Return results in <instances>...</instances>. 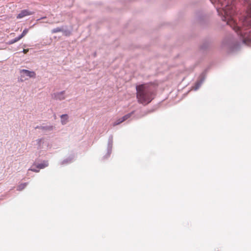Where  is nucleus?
Returning <instances> with one entry per match:
<instances>
[{
	"label": "nucleus",
	"mask_w": 251,
	"mask_h": 251,
	"mask_svg": "<svg viewBox=\"0 0 251 251\" xmlns=\"http://www.w3.org/2000/svg\"><path fill=\"white\" fill-rule=\"evenodd\" d=\"M209 0L214 5L222 20L237 33L240 39L239 42L232 38L225 39L223 42V47L233 52L237 51L242 45H249L251 43V13L244 18L243 27L241 28L235 19L236 11L233 0Z\"/></svg>",
	"instance_id": "obj_1"
},
{
	"label": "nucleus",
	"mask_w": 251,
	"mask_h": 251,
	"mask_svg": "<svg viewBox=\"0 0 251 251\" xmlns=\"http://www.w3.org/2000/svg\"><path fill=\"white\" fill-rule=\"evenodd\" d=\"M136 89L137 99L140 103L148 104L154 99V90L153 86L144 84L136 86Z\"/></svg>",
	"instance_id": "obj_2"
},
{
	"label": "nucleus",
	"mask_w": 251,
	"mask_h": 251,
	"mask_svg": "<svg viewBox=\"0 0 251 251\" xmlns=\"http://www.w3.org/2000/svg\"><path fill=\"white\" fill-rule=\"evenodd\" d=\"M20 80L22 82L29 78H35L36 77V74L33 71H30L27 70L23 69L20 70Z\"/></svg>",
	"instance_id": "obj_3"
},
{
	"label": "nucleus",
	"mask_w": 251,
	"mask_h": 251,
	"mask_svg": "<svg viewBox=\"0 0 251 251\" xmlns=\"http://www.w3.org/2000/svg\"><path fill=\"white\" fill-rule=\"evenodd\" d=\"M113 146V135H111L108 138V144H107V153L104 156L103 158L106 159L108 157H109L110 155L112 152Z\"/></svg>",
	"instance_id": "obj_4"
},
{
	"label": "nucleus",
	"mask_w": 251,
	"mask_h": 251,
	"mask_svg": "<svg viewBox=\"0 0 251 251\" xmlns=\"http://www.w3.org/2000/svg\"><path fill=\"white\" fill-rule=\"evenodd\" d=\"M205 78V73L203 72L200 75L198 80L196 82L195 85L194 87V90H197L200 88L201 85L202 84V83L204 81Z\"/></svg>",
	"instance_id": "obj_5"
},
{
	"label": "nucleus",
	"mask_w": 251,
	"mask_h": 251,
	"mask_svg": "<svg viewBox=\"0 0 251 251\" xmlns=\"http://www.w3.org/2000/svg\"><path fill=\"white\" fill-rule=\"evenodd\" d=\"M65 91H62L60 92L54 93L52 95V98L58 100H62L66 98L65 96Z\"/></svg>",
	"instance_id": "obj_6"
},
{
	"label": "nucleus",
	"mask_w": 251,
	"mask_h": 251,
	"mask_svg": "<svg viewBox=\"0 0 251 251\" xmlns=\"http://www.w3.org/2000/svg\"><path fill=\"white\" fill-rule=\"evenodd\" d=\"M34 13V12L30 11L27 9H24L22 10L20 13L17 16V18L21 19L25 16L31 15Z\"/></svg>",
	"instance_id": "obj_7"
},
{
	"label": "nucleus",
	"mask_w": 251,
	"mask_h": 251,
	"mask_svg": "<svg viewBox=\"0 0 251 251\" xmlns=\"http://www.w3.org/2000/svg\"><path fill=\"white\" fill-rule=\"evenodd\" d=\"M40 127V130L44 134H47L50 131H52L55 127L53 126H42Z\"/></svg>",
	"instance_id": "obj_8"
},
{
	"label": "nucleus",
	"mask_w": 251,
	"mask_h": 251,
	"mask_svg": "<svg viewBox=\"0 0 251 251\" xmlns=\"http://www.w3.org/2000/svg\"><path fill=\"white\" fill-rule=\"evenodd\" d=\"M74 159H75V155L70 156L68 157V158H67L66 159L63 160L60 163V165H66V164L71 163V162H72L73 161Z\"/></svg>",
	"instance_id": "obj_9"
},
{
	"label": "nucleus",
	"mask_w": 251,
	"mask_h": 251,
	"mask_svg": "<svg viewBox=\"0 0 251 251\" xmlns=\"http://www.w3.org/2000/svg\"><path fill=\"white\" fill-rule=\"evenodd\" d=\"M48 165H49V163H48V161H44L43 162L38 164L36 165V168L37 169H44L45 167L48 166Z\"/></svg>",
	"instance_id": "obj_10"
},
{
	"label": "nucleus",
	"mask_w": 251,
	"mask_h": 251,
	"mask_svg": "<svg viewBox=\"0 0 251 251\" xmlns=\"http://www.w3.org/2000/svg\"><path fill=\"white\" fill-rule=\"evenodd\" d=\"M61 122L62 125H66L68 121V116L67 114H63L61 116Z\"/></svg>",
	"instance_id": "obj_11"
},
{
	"label": "nucleus",
	"mask_w": 251,
	"mask_h": 251,
	"mask_svg": "<svg viewBox=\"0 0 251 251\" xmlns=\"http://www.w3.org/2000/svg\"><path fill=\"white\" fill-rule=\"evenodd\" d=\"M43 140L44 139L43 138L38 139L36 140V142L37 143L38 149H42L43 148V144L44 143Z\"/></svg>",
	"instance_id": "obj_12"
},
{
	"label": "nucleus",
	"mask_w": 251,
	"mask_h": 251,
	"mask_svg": "<svg viewBox=\"0 0 251 251\" xmlns=\"http://www.w3.org/2000/svg\"><path fill=\"white\" fill-rule=\"evenodd\" d=\"M63 26H61L60 27H57L56 28L52 29L51 30V33H56L57 32H62V31H63Z\"/></svg>",
	"instance_id": "obj_13"
},
{
	"label": "nucleus",
	"mask_w": 251,
	"mask_h": 251,
	"mask_svg": "<svg viewBox=\"0 0 251 251\" xmlns=\"http://www.w3.org/2000/svg\"><path fill=\"white\" fill-rule=\"evenodd\" d=\"M63 33V35L65 36H69L71 34V31L68 29L66 26H63V31L62 32Z\"/></svg>",
	"instance_id": "obj_14"
},
{
	"label": "nucleus",
	"mask_w": 251,
	"mask_h": 251,
	"mask_svg": "<svg viewBox=\"0 0 251 251\" xmlns=\"http://www.w3.org/2000/svg\"><path fill=\"white\" fill-rule=\"evenodd\" d=\"M134 113V111H132L131 112L128 113L127 114L125 115L122 118V121H125L129 118Z\"/></svg>",
	"instance_id": "obj_15"
},
{
	"label": "nucleus",
	"mask_w": 251,
	"mask_h": 251,
	"mask_svg": "<svg viewBox=\"0 0 251 251\" xmlns=\"http://www.w3.org/2000/svg\"><path fill=\"white\" fill-rule=\"evenodd\" d=\"M27 183H23L19 185L17 187V190L18 191H22L25 188V187L27 186Z\"/></svg>",
	"instance_id": "obj_16"
},
{
	"label": "nucleus",
	"mask_w": 251,
	"mask_h": 251,
	"mask_svg": "<svg viewBox=\"0 0 251 251\" xmlns=\"http://www.w3.org/2000/svg\"><path fill=\"white\" fill-rule=\"evenodd\" d=\"M34 165H33L31 167L28 169V171H33V172H39V169H37L36 167V168H34Z\"/></svg>",
	"instance_id": "obj_17"
},
{
	"label": "nucleus",
	"mask_w": 251,
	"mask_h": 251,
	"mask_svg": "<svg viewBox=\"0 0 251 251\" xmlns=\"http://www.w3.org/2000/svg\"><path fill=\"white\" fill-rule=\"evenodd\" d=\"M147 112H146L145 111H142V112H141L140 115H139V116L137 115L136 116L137 118H141V117H142L145 116L146 115H147Z\"/></svg>",
	"instance_id": "obj_18"
},
{
	"label": "nucleus",
	"mask_w": 251,
	"mask_h": 251,
	"mask_svg": "<svg viewBox=\"0 0 251 251\" xmlns=\"http://www.w3.org/2000/svg\"><path fill=\"white\" fill-rule=\"evenodd\" d=\"M124 121H122V118H121L117 120L115 122H114V124H113V126H117V125H119L120 124L122 123Z\"/></svg>",
	"instance_id": "obj_19"
},
{
	"label": "nucleus",
	"mask_w": 251,
	"mask_h": 251,
	"mask_svg": "<svg viewBox=\"0 0 251 251\" xmlns=\"http://www.w3.org/2000/svg\"><path fill=\"white\" fill-rule=\"evenodd\" d=\"M28 31V29H27V28H25V29L23 30V31L22 33L21 34V36H22V37H23L24 36H25V35L27 33Z\"/></svg>",
	"instance_id": "obj_20"
},
{
	"label": "nucleus",
	"mask_w": 251,
	"mask_h": 251,
	"mask_svg": "<svg viewBox=\"0 0 251 251\" xmlns=\"http://www.w3.org/2000/svg\"><path fill=\"white\" fill-rule=\"evenodd\" d=\"M23 37L21 36V35H20L19 36H18V37H16V38H14V41H15V42H17L18 41H19L21 39H22Z\"/></svg>",
	"instance_id": "obj_21"
},
{
	"label": "nucleus",
	"mask_w": 251,
	"mask_h": 251,
	"mask_svg": "<svg viewBox=\"0 0 251 251\" xmlns=\"http://www.w3.org/2000/svg\"><path fill=\"white\" fill-rule=\"evenodd\" d=\"M16 42L15 41H14V39H11L10 40V41H9L8 42V44L9 45H11V44H14Z\"/></svg>",
	"instance_id": "obj_22"
},
{
	"label": "nucleus",
	"mask_w": 251,
	"mask_h": 251,
	"mask_svg": "<svg viewBox=\"0 0 251 251\" xmlns=\"http://www.w3.org/2000/svg\"><path fill=\"white\" fill-rule=\"evenodd\" d=\"M40 127H42V126H37L35 127V129H40Z\"/></svg>",
	"instance_id": "obj_23"
},
{
	"label": "nucleus",
	"mask_w": 251,
	"mask_h": 251,
	"mask_svg": "<svg viewBox=\"0 0 251 251\" xmlns=\"http://www.w3.org/2000/svg\"><path fill=\"white\" fill-rule=\"evenodd\" d=\"M45 18H46V17H42V18H41L40 19H37V21H39V20H40L41 19H45Z\"/></svg>",
	"instance_id": "obj_24"
},
{
	"label": "nucleus",
	"mask_w": 251,
	"mask_h": 251,
	"mask_svg": "<svg viewBox=\"0 0 251 251\" xmlns=\"http://www.w3.org/2000/svg\"><path fill=\"white\" fill-rule=\"evenodd\" d=\"M54 118L55 119H56V115H55V114H54Z\"/></svg>",
	"instance_id": "obj_25"
},
{
	"label": "nucleus",
	"mask_w": 251,
	"mask_h": 251,
	"mask_svg": "<svg viewBox=\"0 0 251 251\" xmlns=\"http://www.w3.org/2000/svg\"><path fill=\"white\" fill-rule=\"evenodd\" d=\"M23 51H24L25 52H26V51H27L25 50H23Z\"/></svg>",
	"instance_id": "obj_26"
}]
</instances>
